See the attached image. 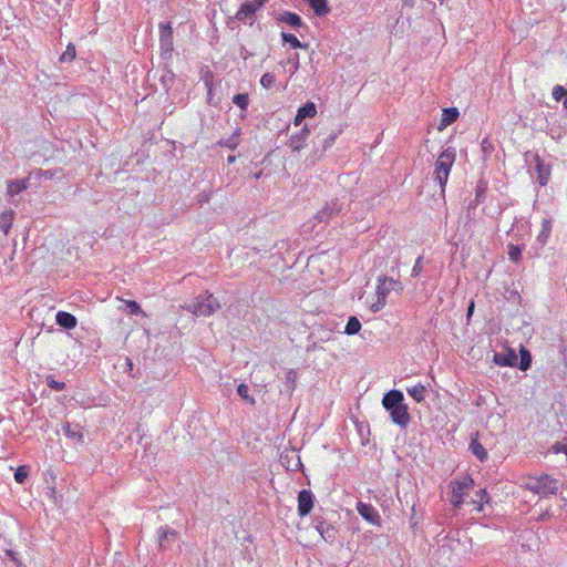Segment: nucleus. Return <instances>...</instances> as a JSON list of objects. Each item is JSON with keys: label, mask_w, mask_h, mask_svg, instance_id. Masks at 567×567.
I'll return each mask as SVG.
<instances>
[{"label": "nucleus", "mask_w": 567, "mask_h": 567, "mask_svg": "<svg viewBox=\"0 0 567 567\" xmlns=\"http://www.w3.org/2000/svg\"><path fill=\"white\" fill-rule=\"evenodd\" d=\"M382 405L390 414L391 421L401 426L406 427L411 421L409 408L404 402V395L400 390H390L383 395Z\"/></svg>", "instance_id": "nucleus-1"}, {"label": "nucleus", "mask_w": 567, "mask_h": 567, "mask_svg": "<svg viewBox=\"0 0 567 567\" xmlns=\"http://www.w3.org/2000/svg\"><path fill=\"white\" fill-rule=\"evenodd\" d=\"M559 481L548 474L539 476H528L524 482V487L540 497L556 495L559 491Z\"/></svg>", "instance_id": "nucleus-2"}, {"label": "nucleus", "mask_w": 567, "mask_h": 567, "mask_svg": "<svg viewBox=\"0 0 567 567\" xmlns=\"http://www.w3.org/2000/svg\"><path fill=\"white\" fill-rule=\"evenodd\" d=\"M184 309L195 316H210L220 308V303L209 292H204L195 297L190 302L183 306Z\"/></svg>", "instance_id": "nucleus-3"}, {"label": "nucleus", "mask_w": 567, "mask_h": 567, "mask_svg": "<svg viewBox=\"0 0 567 567\" xmlns=\"http://www.w3.org/2000/svg\"><path fill=\"white\" fill-rule=\"evenodd\" d=\"M455 157V148L447 147L439 155L435 162L434 181L439 183L442 192H444Z\"/></svg>", "instance_id": "nucleus-4"}, {"label": "nucleus", "mask_w": 567, "mask_h": 567, "mask_svg": "<svg viewBox=\"0 0 567 567\" xmlns=\"http://www.w3.org/2000/svg\"><path fill=\"white\" fill-rule=\"evenodd\" d=\"M450 486L452 488L450 502L454 508L460 509L468 492L473 488L474 481L471 476L465 475L461 478L453 480Z\"/></svg>", "instance_id": "nucleus-5"}, {"label": "nucleus", "mask_w": 567, "mask_h": 567, "mask_svg": "<svg viewBox=\"0 0 567 567\" xmlns=\"http://www.w3.org/2000/svg\"><path fill=\"white\" fill-rule=\"evenodd\" d=\"M268 0H248L244 2L235 14V18L244 23L252 25L255 23V14L260 10Z\"/></svg>", "instance_id": "nucleus-6"}, {"label": "nucleus", "mask_w": 567, "mask_h": 567, "mask_svg": "<svg viewBox=\"0 0 567 567\" xmlns=\"http://www.w3.org/2000/svg\"><path fill=\"white\" fill-rule=\"evenodd\" d=\"M312 525L327 543L336 542L339 530L333 524L328 523L322 516H315Z\"/></svg>", "instance_id": "nucleus-7"}, {"label": "nucleus", "mask_w": 567, "mask_h": 567, "mask_svg": "<svg viewBox=\"0 0 567 567\" xmlns=\"http://www.w3.org/2000/svg\"><path fill=\"white\" fill-rule=\"evenodd\" d=\"M403 285L400 280L386 276H379L377 286V296H382L386 299L391 291L401 292Z\"/></svg>", "instance_id": "nucleus-8"}, {"label": "nucleus", "mask_w": 567, "mask_h": 567, "mask_svg": "<svg viewBox=\"0 0 567 567\" xmlns=\"http://www.w3.org/2000/svg\"><path fill=\"white\" fill-rule=\"evenodd\" d=\"M298 515L305 517L310 514L315 505V495L310 489H301L298 493Z\"/></svg>", "instance_id": "nucleus-9"}, {"label": "nucleus", "mask_w": 567, "mask_h": 567, "mask_svg": "<svg viewBox=\"0 0 567 567\" xmlns=\"http://www.w3.org/2000/svg\"><path fill=\"white\" fill-rule=\"evenodd\" d=\"M343 208L342 203L338 199H332L330 203H327L326 206L319 210L316 215V219L319 223H327L333 216H337Z\"/></svg>", "instance_id": "nucleus-10"}, {"label": "nucleus", "mask_w": 567, "mask_h": 567, "mask_svg": "<svg viewBox=\"0 0 567 567\" xmlns=\"http://www.w3.org/2000/svg\"><path fill=\"white\" fill-rule=\"evenodd\" d=\"M355 507L361 517L368 523L377 526L381 525V517L371 504L358 502Z\"/></svg>", "instance_id": "nucleus-11"}, {"label": "nucleus", "mask_w": 567, "mask_h": 567, "mask_svg": "<svg viewBox=\"0 0 567 567\" xmlns=\"http://www.w3.org/2000/svg\"><path fill=\"white\" fill-rule=\"evenodd\" d=\"M158 535V547L161 550H165L171 547L173 543L177 540L178 534L175 529L169 526H161L157 530Z\"/></svg>", "instance_id": "nucleus-12"}, {"label": "nucleus", "mask_w": 567, "mask_h": 567, "mask_svg": "<svg viewBox=\"0 0 567 567\" xmlns=\"http://www.w3.org/2000/svg\"><path fill=\"white\" fill-rule=\"evenodd\" d=\"M159 44L165 53L173 51V29L168 23H159Z\"/></svg>", "instance_id": "nucleus-13"}, {"label": "nucleus", "mask_w": 567, "mask_h": 567, "mask_svg": "<svg viewBox=\"0 0 567 567\" xmlns=\"http://www.w3.org/2000/svg\"><path fill=\"white\" fill-rule=\"evenodd\" d=\"M309 135L310 130L305 125L298 133L290 136L288 146L295 152L301 151L305 147Z\"/></svg>", "instance_id": "nucleus-14"}, {"label": "nucleus", "mask_w": 567, "mask_h": 567, "mask_svg": "<svg viewBox=\"0 0 567 567\" xmlns=\"http://www.w3.org/2000/svg\"><path fill=\"white\" fill-rule=\"evenodd\" d=\"M517 360V354L513 349H507L505 352H496L493 357V361L499 367H516Z\"/></svg>", "instance_id": "nucleus-15"}, {"label": "nucleus", "mask_w": 567, "mask_h": 567, "mask_svg": "<svg viewBox=\"0 0 567 567\" xmlns=\"http://www.w3.org/2000/svg\"><path fill=\"white\" fill-rule=\"evenodd\" d=\"M317 114V106L313 102H307L302 106H300L297 111V114L293 120V124L296 126L301 125L305 118H312Z\"/></svg>", "instance_id": "nucleus-16"}, {"label": "nucleus", "mask_w": 567, "mask_h": 567, "mask_svg": "<svg viewBox=\"0 0 567 567\" xmlns=\"http://www.w3.org/2000/svg\"><path fill=\"white\" fill-rule=\"evenodd\" d=\"M62 430L65 434V436L76 443H83L84 436L82 433V427L79 424H71L70 422H65L62 425Z\"/></svg>", "instance_id": "nucleus-17"}, {"label": "nucleus", "mask_w": 567, "mask_h": 567, "mask_svg": "<svg viewBox=\"0 0 567 567\" xmlns=\"http://www.w3.org/2000/svg\"><path fill=\"white\" fill-rule=\"evenodd\" d=\"M30 177L23 179L8 181L7 195L13 197L29 187Z\"/></svg>", "instance_id": "nucleus-18"}, {"label": "nucleus", "mask_w": 567, "mask_h": 567, "mask_svg": "<svg viewBox=\"0 0 567 567\" xmlns=\"http://www.w3.org/2000/svg\"><path fill=\"white\" fill-rule=\"evenodd\" d=\"M56 323L68 330L76 327L78 320L75 316L66 311H59L55 316Z\"/></svg>", "instance_id": "nucleus-19"}, {"label": "nucleus", "mask_w": 567, "mask_h": 567, "mask_svg": "<svg viewBox=\"0 0 567 567\" xmlns=\"http://www.w3.org/2000/svg\"><path fill=\"white\" fill-rule=\"evenodd\" d=\"M277 19H278V21L286 23L289 27L295 28V29H298V28H301L305 25L301 18L297 13L290 12V11H285L282 13H280Z\"/></svg>", "instance_id": "nucleus-20"}, {"label": "nucleus", "mask_w": 567, "mask_h": 567, "mask_svg": "<svg viewBox=\"0 0 567 567\" xmlns=\"http://www.w3.org/2000/svg\"><path fill=\"white\" fill-rule=\"evenodd\" d=\"M318 17H324L330 12L328 0H305Z\"/></svg>", "instance_id": "nucleus-21"}, {"label": "nucleus", "mask_w": 567, "mask_h": 567, "mask_svg": "<svg viewBox=\"0 0 567 567\" xmlns=\"http://www.w3.org/2000/svg\"><path fill=\"white\" fill-rule=\"evenodd\" d=\"M240 136L241 128L237 127L229 137L220 140L218 144L234 151L239 145Z\"/></svg>", "instance_id": "nucleus-22"}, {"label": "nucleus", "mask_w": 567, "mask_h": 567, "mask_svg": "<svg viewBox=\"0 0 567 567\" xmlns=\"http://www.w3.org/2000/svg\"><path fill=\"white\" fill-rule=\"evenodd\" d=\"M536 171L538 173L537 179L540 186H545L549 181L550 171L540 161L539 156L535 157Z\"/></svg>", "instance_id": "nucleus-23"}, {"label": "nucleus", "mask_w": 567, "mask_h": 567, "mask_svg": "<svg viewBox=\"0 0 567 567\" xmlns=\"http://www.w3.org/2000/svg\"><path fill=\"white\" fill-rule=\"evenodd\" d=\"M14 219V212L12 209L4 210L0 215V229L4 235H8Z\"/></svg>", "instance_id": "nucleus-24"}, {"label": "nucleus", "mask_w": 567, "mask_h": 567, "mask_svg": "<svg viewBox=\"0 0 567 567\" xmlns=\"http://www.w3.org/2000/svg\"><path fill=\"white\" fill-rule=\"evenodd\" d=\"M233 103L241 110L240 117L245 118L249 105V95L247 93H238L233 96Z\"/></svg>", "instance_id": "nucleus-25"}, {"label": "nucleus", "mask_w": 567, "mask_h": 567, "mask_svg": "<svg viewBox=\"0 0 567 567\" xmlns=\"http://www.w3.org/2000/svg\"><path fill=\"white\" fill-rule=\"evenodd\" d=\"M409 395H411L417 403L424 401L426 388L422 383H417L406 389Z\"/></svg>", "instance_id": "nucleus-26"}, {"label": "nucleus", "mask_w": 567, "mask_h": 567, "mask_svg": "<svg viewBox=\"0 0 567 567\" xmlns=\"http://www.w3.org/2000/svg\"><path fill=\"white\" fill-rule=\"evenodd\" d=\"M470 450L481 462L487 460V452L478 441L473 440L470 444Z\"/></svg>", "instance_id": "nucleus-27"}, {"label": "nucleus", "mask_w": 567, "mask_h": 567, "mask_svg": "<svg viewBox=\"0 0 567 567\" xmlns=\"http://www.w3.org/2000/svg\"><path fill=\"white\" fill-rule=\"evenodd\" d=\"M519 353H520V361L518 363V368L522 371H527L530 368V365H532V354L524 347L520 348Z\"/></svg>", "instance_id": "nucleus-28"}, {"label": "nucleus", "mask_w": 567, "mask_h": 567, "mask_svg": "<svg viewBox=\"0 0 567 567\" xmlns=\"http://www.w3.org/2000/svg\"><path fill=\"white\" fill-rule=\"evenodd\" d=\"M458 117V111L455 107L444 109L442 115V124L444 126L452 124Z\"/></svg>", "instance_id": "nucleus-29"}, {"label": "nucleus", "mask_w": 567, "mask_h": 567, "mask_svg": "<svg viewBox=\"0 0 567 567\" xmlns=\"http://www.w3.org/2000/svg\"><path fill=\"white\" fill-rule=\"evenodd\" d=\"M487 492L485 488H481L476 492L475 498L472 499V503L476 505V511L482 512L484 503L488 502Z\"/></svg>", "instance_id": "nucleus-30"}, {"label": "nucleus", "mask_w": 567, "mask_h": 567, "mask_svg": "<svg viewBox=\"0 0 567 567\" xmlns=\"http://www.w3.org/2000/svg\"><path fill=\"white\" fill-rule=\"evenodd\" d=\"M361 329V322L359 321V319L354 316L350 317L347 324H346V328H344V333L349 334V336H353L355 333H358Z\"/></svg>", "instance_id": "nucleus-31"}, {"label": "nucleus", "mask_w": 567, "mask_h": 567, "mask_svg": "<svg viewBox=\"0 0 567 567\" xmlns=\"http://www.w3.org/2000/svg\"><path fill=\"white\" fill-rule=\"evenodd\" d=\"M281 39L285 43H289L293 49H303L307 48V44L300 42L296 35L292 33H281Z\"/></svg>", "instance_id": "nucleus-32"}, {"label": "nucleus", "mask_w": 567, "mask_h": 567, "mask_svg": "<svg viewBox=\"0 0 567 567\" xmlns=\"http://www.w3.org/2000/svg\"><path fill=\"white\" fill-rule=\"evenodd\" d=\"M553 97L555 101H563L564 107L567 109V90L560 85H556L553 89Z\"/></svg>", "instance_id": "nucleus-33"}, {"label": "nucleus", "mask_w": 567, "mask_h": 567, "mask_svg": "<svg viewBox=\"0 0 567 567\" xmlns=\"http://www.w3.org/2000/svg\"><path fill=\"white\" fill-rule=\"evenodd\" d=\"M522 247L518 245L509 244L507 246V254L513 262H518L522 258Z\"/></svg>", "instance_id": "nucleus-34"}, {"label": "nucleus", "mask_w": 567, "mask_h": 567, "mask_svg": "<svg viewBox=\"0 0 567 567\" xmlns=\"http://www.w3.org/2000/svg\"><path fill=\"white\" fill-rule=\"evenodd\" d=\"M249 388L248 385H246L245 383H240L238 386H237V393L238 395L247 401L248 403H250L251 405H254L256 403L255 399L252 396L249 395Z\"/></svg>", "instance_id": "nucleus-35"}, {"label": "nucleus", "mask_w": 567, "mask_h": 567, "mask_svg": "<svg viewBox=\"0 0 567 567\" xmlns=\"http://www.w3.org/2000/svg\"><path fill=\"white\" fill-rule=\"evenodd\" d=\"M6 557L8 561H6L7 567H25L17 557V553L13 550H6Z\"/></svg>", "instance_id": "nucleus-36"}, {"label": "nucleus", "mask_w": 567, "mask_h": 567, "mask_svg": "<svg viewBox=\"0 0 567 567\" xmlns=\"http://www.w3.org/2000/svg\"><path fill=\"white\" fill-rule=\"evenodd\" d=\"M75 55H76L75 47L72 43H69V45L66 47V50L60 56V61L63 63L71 62L74 60Z\"/></svg>", "instance_id": "nucleus-37"}, {"label": "nucleus", "mask_w": 567, "mask_h": 567, "mask_svg": "<svg viewBox=\"0 0 567 567\" xmlns=\"http://www.w3.org/2000/svg\"><path fill=\"white\" fill-rule=\"evenodd\" d=\"M550 231H551V225H550V221L545 219L543 221V228H542V231L540 234L538 235V240L542 243V244H545L547 238L549 237L550 235Z\"/></svg>", "instance_id": "nucleus-38"}, {"label": "nucleus", "mask_w": 567, "mask_h": 567, "mask_svg": "<svg viewBox=\"0 0 567 567\" xmlns=\"http://www.w3.org/2000/svg\"><path fill=\"white\" fill-rule=\"evenodd\" d=\"M45 383L49 388H51L54 391H62L65 389V383L56 381L53 375H48L45 378Z\"/></svg>", "instance_id": "nucleus-39"}, {"label": "nucleus", "mask_w": 567, "mask_h": 567, "mask_svg": "<svg viewBox=\"0 0 567 567\" xmlns=\"http://www.w3.org/2000/svg\"><path fill=\"white\" fill-rule=\"evenodd\" d=\"M125 310L128 315L143 313L141 306L134 300L125 301Z\"/></svg>", "instance_id": "nucleus-40"}, {"label": "nucleus", "mask_w": 567, "mask_h": 567, "mask_svg": "<svg viewBox=\"0 0 567 567\" xmlns=\"http://www.w3.org/2000/svg\"><path fill=\"white\" fill-rule=\"evenodd\" d=\"M276 82V76L272 73H265L260 79V84L264 89H270Z\"/></svg>", "instance_id": "nucleus-41"}, {"label": "nucleus", "mask_w": 567, "mask_h": 567, "mask_svg": "<svg viewBox=\"0 0 567 567\" xmlns=\"http://www.w3.org/2000/svg\"><path fill=\"white\" fill-rule=\"evenodd\" d=\"M28 468L27 466H19L14 473V480L17 483L22 484L28 477Z\"/></svg>", "instance_id": "nucleus-42"}, {"label": "nucleus", "mask_w": 567, "mask_h": 567, "mask_svg": "<svg viewBox=\"0 0 567 567\" xmlns=\"http://www.w3.org/2000/svg\"><path fill=\"white\" fill-rule=\"evenodd\" d=\"M295 382H296V372L293 370H290L286 373V386L288 388V391L292 393L295 390Z\"/></svg>", "instance_id": "nucleus-43"}, {"label": "nucleus", "mask_w": 567, "mask_h": 567, "mask_svg": "<svg viewBox=\"0 0 567 567\" xmlns=\"http://www.w3.org/2000/svg\"><path fill=\"white\" fill-rule=\"evenodd\" d=\"M34 176L38 179H51L54 174L51 171L37 169L30 174V177Z\"/></svg>", "instance_id": "nucleus-44"}, {"label": "nucleus", "mask_w": 567, "mask_h": 567, "mask_svg": "<svg viewBox=\"0 0 567 567\" xmlns=\"http://www.w3.org/2000/svg\"><path fill=\"white\" fill-rule=\"evenodd\" d=\"M422 260H423V257L420 256L416 258L415 262H414V266L412 268V271H411V276L412 277H417L420 276V274L422 272Z\"/></svg>", "instance_id": "nucleus-45"}, {"label": "nucleus", "mask_w": 567, "mask_h": 567, "mask_svg": "<svg viewBox=\"0 0 567 567\" xmlns=\"http://www.w3.org/2000/svg\"><path fill=\"white\" fill-rule=\"evenodd\" d=\"M385 300H386V299H385L384 297H382V296H378V300H377V302H374V303H372V305H371V311H372V312H378V311H380V310L384 307V305H385Z\"/></svg>", "instance_id": "nucleus-46"}, {"label": "nucleus", "mask_w": 567, "mask_h": 567, "mask_svg": "<svg viewBox=\"0 0 567 567\" xmlns=\"http://www.w3.org/2000/svg\"><path fill=\"white\" fill-rule=\"evenodd\" d=\"M337 134H330L327 138L323 141L322 151L324 152L327 148H329L336 141Z\"/></svg>", "instance_id": "nucleus-47"}, {"label": "nucleus", "mask_w": 567, "mask_h": 567, "mask_svg": "<svg viewBox=\"0 0 567 567\" xmlns=\"http://www.w3.org/2000/svg\"><path fill=\"white\" fill-rule=\"evenodd\" d=\"M289 63L292 65V74L297 72L299 69V54L296 53L293 56L289 58Z\"/></svg>", "instance_id": "nucleus-48"}, {"label": "nucleus", "mask_w": 567, "mask_h": 567, "mask_svg": "<svg viewBox=\"0 0 567 567\" xmlns=\"http://www.w3.org/2000/svg\"><path fill=\"white\" fill-rule=\"evenodd\" d=\"M133 361L130 358H126L124 371L131 373L133 371Z\"/></svg>", "instance_id": "nucleus-49"}, {"label": "nucleus", "mask_w": 567, "mask_h": 567, "mask_svg": "<svg viewBox=\"0 0 567 567\" xmlns=\"http://www.w3.org/2000/svg\"><path fill=\"white\" fill-rule=\"evenodd\" d=\"M235 162H236V156H235V155H229V156L227 157V163H228L229 165L234 164Z\"/></svg>", "instance_id": "nucleus-50"}, {"label": "nucleus", "mask_w": 567, "mask_h": 567, "mask_svg": "<svg viewBox=\"0 0 567 567\" xmlns=\"http://www.w3.org/2000/svg\"><path fill=\"white\" fill-rule=\"evenodd\" d=\"M547 517H549V513H548V512H546V513L542 514V515L539 516L538 520L544 522V520H546V519H547Z\"/></svg>", "instance_id": "nucleus-51"}, {"label": "nucleus", "mask_w": 567, "mask_h": 567, "mask_svg": "<svg viewBox=\"0 0 567 567\" xmlns=\"http://www.w3.org/2000/svg\"><path fill=\"white\" fill-rule=\"evenodd\" d=\"M473 308H474V303L472 302L471 306L468 307V310H467V315L468 316L472 313Z\"/></svg>", "instance_id": "nucleus-52"}, {"label": "nucleus", "mask_w": 567, "mask_h": 567, "mask_svg": "<svg viewBox=\"0 0 567 567\" xmlns=\"http://www.w3.org/2000/svg\"><path fill=\"white\" fill-rule=\"evenodd\" d=\"M301 465V462L300 460L298 458L297 463H296V466H300Z\"/></svg>", "instance_id": "nucleus-53"}]
</instances>
